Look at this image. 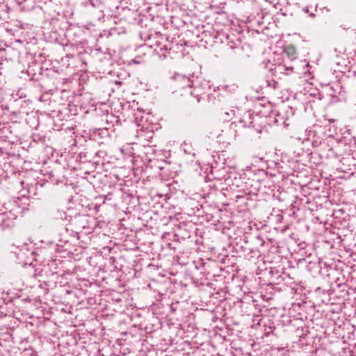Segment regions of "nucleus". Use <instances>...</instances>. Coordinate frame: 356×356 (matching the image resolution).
Returning <instances> with one entry per match:
<instances>
[{"instance_id":"f257e3e1","label":"nucleus","mask_w":356,"mask_h":356,"mask_svg":"<svg viewBox=\"0 0 356 356\" xmlns=\"http://www.w3.org/2000/svg\"><path fill=\"white\" fill-rule=\"evenodd\" d=\"M284 53L286 54V56L290 58L291 59H294L295 56L296 54V50L293 46H289L286 47L284 50Z\"/></svg>"}]
</instances>
